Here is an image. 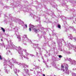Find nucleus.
<instances>
[{
    "label": "nucleus",
    "instance_id": "1a4fd4ad",
    "mask_svg": "<svg viewBox=\"0 0 76 76\" xmlns=\"http://www.w3.org/2000/svg\"><path fill=\"white\" fill-rule=\"evenodd\" d=\"M29 31H31V28H29Z\"/></svg>",
    "mask_w": 76,
    "mask_h": 76
},
{
    "label": "nucleus",
    "instance_id": "6e6552de",
    "mask_svg": "<svg viewBox=\"0 0 76 76\" xmlns=\"http://www.w3.org/2000/svg\"><path fill=\"white\" fill-rule=\"evenodd\" d=\"M18 39H21V38H20V37H18Z\"/></svg>",
    "mask_w": 76,
    "mask_h": 76
},
{
    "label": "nucleus",
    "instance_id": "2eb2a0df",
    "mask_svg": "<svg viewBox=\"0 0 76 76\" xmlns=\"http://www.w3.org/2000/svg\"><path fill=\"white\" fill-rule=\"evenodd\" d=\"M54 76H56V75H54Z\"/></svg>",
    "mask_w": 76,
    "mask_h": 76
},
{
    "label": "nucleus",
    "instance_id": "39448f33",
    "mask_svg": "<svg viewBox=\"0 0 76 76\" xmlns=\"http://www.w3.org/2000/svg\"><path fill=\"white\" fill-rule=\"evenodd\" d=\"M58 28H61V26H60V25H58Z\"/></svg>",
    "mask_w": 76,
    "mask_h": 76
},
{
    "label": "nucleus",
    "instance_id": "9d476101",
    "mask_svg": "<svg viewBox=\"0 0 76 76\" xmlns=\"http://www.w3.org/2000/svg\"><path fill=\"white\" fill-rule=\"evenodd\" d=\"M59 58H61V55H59Z\"/></svg>",
    "mask_w": 76,
    "mask_h": 76
},
{
    "label": "nucleus",
    "instance_id": "0eeeda50",
    "mask_svg": "<svg viewBox=\"0 0 76 76\" xmlns=\"http://www.w3.org/2000/svg\"><path fill=\"white\" fill-rule=\"evenodd\" d=\"M0 60H2V58H1V55H0Z\"/></svg>",
    "mask_w": 76,
    "mask_h": 76
},
{
    "label": "nucleus",
    "instance_id": "f8f14e48",
    "mask_svg": "<svg viewBox=\"0 0 76 76\" xmlns=\"http://www.w3.org/2000/svg\"><path fill=\"white\" fill-rule=\"evenodd\" d=\"M43 76H45V75L44 74H43Z\"/></svg>",
    "mask_w": 76,
    "mask_h": 76
},
{
    "label": "nucleus",
    "instance_id": "20e7f679",
    "mask_svg": "<svg viewBox=\"0 0 76 76\" xmlns=\"http://www.w3.org/2000/svg\"><path fill=\"white\" fill-rule=\"evenodd\" d=\"M30 26H31V28H33L34 27V25H31Z\"/></svg>",
    "mask_w": 76,
    "mask_h": 76
},
{
    "label": "nucleus",
    "instance_id": "f257e3e1",
    "mask_svg": "<svg viewBox=\"0 0 76 76\" xmlns=\"http://www.w3.org/2000/svg\"><path fill=\"white\" fill-rule=\"evenodd\" d=\"M33 29L34 32H37L38 31V30L36 29V28H33Z\"/></svg>",
    "mask_w": 76,
    "mask_h": 76
},
{
    "label": "nucleus",
    "instance_id": "7ed1b4c3",
    "mask_svg": "<svg viewBox=\"0 0 76 76\" xmlns=\"http://www.w3.org/2000/svg\"><path fill=\"white\" fill-rule=\"evenodd\" d=\"M1 29L4 32H5V30L4 29V28H3L2 27H1Z\"/></svg>",
    "mask_w": 76,
    "mask_h": 76
},
{
    "label": "nucleus",
    "instance_id": "4468645a",
    "mask_svg": "<svg viewBox=\"0 0 76 76\" xmlns=\"http://www.w3.org/2000/svg\"><path fill=\"white\" fill-rule=\"evenodd\" d=\"M63 71H64V69H63Z\"/></svg>",
    "mask_w": 76,
    "mask_h": 76
},
{
    "label": "nucleus",
    "instance_id": "f03ea898",
    "mask_svg": "<svg viewBox=\"0 0 76 76\" xmlns=\"http://www.w3.org/2000/svg\"><path fill=\"white\" fill-rule=\"evenodd\" d=\"M65 69L66 70V71H67V70H68V66H65Z\"/></svg>",
    "mask_w": 76,
    "mask_h": 76
},
{
    "label": "nucleus",
    "instance_id": "ddd939ff",
    "mask_svg": "<svg viewBox=\"0 0 76 76\" xmlns=\"http://www.w3.org/2000/svg\"><path fill=\"white\" fill-rule=\"evenodd\" d=\"M1 41H3V39H1Z\"/></svg>",
    "mask_w": 76,
    "mask_h": 76
},
{
    "label": "nucleus",
    "instance_id": "9b49d317",
    "mask_svg": "<svg viewBox=\"0 0 76 76\" xmlns=\"http://www.w3.org/2000/svg\"><path fill=\"white\" fill-rule=\"evenodd\" d=\"M25 26H26V28H27V25L26 24L25 25Z\"/></svg>",
    "mask_w": 76,
    "mask_h": 76
},
{
    "label": "nucleus",
    "instance_id": "423d86ee",
    "mask_svg": "<svg viewBox=\"0 0 76 76\" xmlns=\"http://www.w3.org/2000/svg\"><path fill=\"white\" fill-rule=\"evenodd\" d=\"M61 68H63V69H64V66L63 65H61Z\"/></svg>",
    "mask_w": 76,
    "mask_h": 76
}]
</instances>
